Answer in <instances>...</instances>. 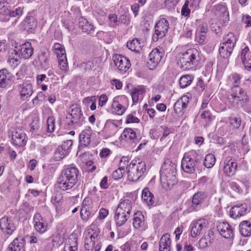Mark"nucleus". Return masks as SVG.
I'll list each match as a JSON object with an SVG mask.
<instances>
[{
    "label": "nucleus",
    "instance_id": "nucleus-38",
    "mask_svg": "<svg viewBox=\"0 0 251 251\" xmlns=\"http://www.w3.org/2000/svg\"><path fill=\"white\" fill-rule=\"evenodd\" d=\"M79 26L81 28L83 32H86L88 34H91L94 31V25L83 18L79 19Z\"/></svg>",
    "mask_w": 251,
    "mask_h": 251
},
{
    "label": "nucleus",
    "instance_id": "nucleus-15",
    "mask_svg": "<svg viewBox=\"0 0 251 251\" xmlns=\"http://www.w3.org/2000/svg\"><path fill=\"white\" fill-rule=\"evenodd\" d=\"M12 143L19 147L24 146L26 143V136L22 129H13L11 130Z\"/></svg>",
    "mask_w": 251,
    "mask_h": 251
},
{
    "label": "nucleus",
    "instance_id": "nucleus-12",
    "mask_svg": "<svg viewBox=\"0 0 251 251\" xmlns=\"http://www.w3.org/2000/svg\"><path fill=\"white\" fill-rule=\"evenodd\" d=\"M209 225L208 221L204 218L200 219L196 222H193L191 225L190 234L192 237L199 236L204 230H206Z\"/></svg>",
    "mask_w": 251,
    "mask_h": 251
},
{
    "label": "nucleus",
    "instance_id": "nucleus-20",
    "mask_svg": "<svg viewBox=\"0 0 251 251\" xmlns=\"http://www.w3.org/2000/svg\"><path fill=\"white\" fill-rule=\"evenodd\" d=\"M133 226L136 228L141 231H144L147 228V226L145 221V217L142 212L137 211L134 213L133 218Z\"/></svg>",
    "mask_w": 251,
    "mask_h": 251
},
{
    "label": "nucleus",
    "instance_id": "nucleus-37",
    "mask_svg": "<svg viewBox=\"0 0 251 251\" xmlns=\"http://www.w3.org/2000/svg\"><path fill=\"white\" fill-rule=\"evenodd\" d=\"M78 250L77 239L74 236H70L64 246L63 251H77Z\"/></svg>",
    "mask_w": 251,
    "mask_h": 251
},
{
    "label": "nucleus",
    "instance_id": "nucleus-43",
    "mask_svg": "<svg viewBox=\"0 0 251 251\" xmlns=\"http://www.w3.org/2000/svg\"><path fill=\"white\" fill-rule=\"evenodd\" d=\"M201 117L206 126L209 125L214 119V116L209 110H204L201 114Z\"/></svg>",
    "mask_w": 251,
    "mask_h": 251
},
{
    "label": "nucleus",
    "instance_id": "nucleus-51",
    "mask_svg": "<svg viewBox=\"0 0 251 251\" xmlns=\"http://www.w3.org/2000/svg\"><path fill=\"white\" fill-rule=\"evenodd\" d=\"M48 133H52L55 129V118L53 116L49 117L47 120Z\"/></svg>",
    "mask_w": 251,
    "mask_h": 251
},
{
    "label": "nucleus",
    "instance_id": "nucleus-14",
    "mask_svg": "<svg viewBox=\"0 0 251 251\" xmlns=\"http://www.w3.org/2000/svg\"><path fill=\"white\" fill-rule=\"evenodd\" d=\"M79 170L77 167L72 164L65 166L61 170L60 175L66 176L69 179L72 180L74 183H77L79 175Z\"/></svg>",
    "mask_w": 251,
    "mask_h": 251
},
{
    "label": "nucleus",
    "instance_id": "nucleus-57",
    "mask_svg": "<svg viewBox=\"0 0 251 251\" xmlns=\"http://www.w3.org/2000/svg\"><path fill=\"white\" fill-rule=\"evenodd\" d=\"M189 1L186 0L181 9V14L185 17H189L190 14V9L188 7Z\"/></svg>",
    "mask_w": 251,
    "mask_h": 251
},
{
    "label": "nucleus",
    "instance_id": "nucleus-32",
    "mask_svg": "<svg viewBox=\"0 0 251 251\" xmlns=\"http://www.w3.org/2000/svg\"><path fill=\"white\" fill-rule=\"evenodd\" d=\"M120 138L130 143H135L137 140L136 132L130 128H126L123 131Z\"/></svg>",
    "mask_w": 251,
    "mask_h": 251
},
{
    "label": "nucleus",
    "instance_id": "nucleus-26",
    "mask_svg": "<svg viewBox=\"0 0 251 251\" xmlns=\"http://www.w3.org/2000/svg\"><path fill=\"white\" fill-rule=\"evenodd\" d=\"M13 75L6 69L0 70V88H5L10 83L13 79Z\"/></svg>",
    "mask_w": 251,
    "mask_h": 251
},
{
    "label": "nucleus",
    "instance_id": "nucleus-23",
    "mask_svg": "<svg viewBox=\"0 0 251 251\" xmlns=\"http://www.w3.org/2000/svg\"><path fill=\"white\" fill-rule=\"evenodd\" d=\"M247 205L246 203L237 204L233 206L230 210V216L235 219L244 216L247 213Z\"/></svg>",
    "mask_w": 251,
    "mask_h": 251
},
{
    "label": "nucleus",
    "instance_id": "nucleus-5",
    "mask_svg": "<svg viewBox=\"0 0 251 251\" xmlns=\"http://www.w3.org/2000/svg\"><path fill=\"white\" fill-rule=\"evenodd\" d=\"M67 122L74 128L80 127L84 124L85 121L81 108L77 105H73L71 110L66 115Z\"/></svg>",
    "mask_w": 251,
    "mask_h": 251
},
{
    "label": "nucleus",
    "instance_id": "nucleus-21",
    "mask_svg": "<svg viewBox=\"0 0 251 251\" xmlns=\"http://www.w3.org/2000/svg\"><path fill=\"white\" fill-rule=\"evenodd\" d=\"M93 132L90 126H87L79 134V146L86 147L88 146L91 142V138Z\"/></svg>",
    "mask_w": 251,
    "mask_h": 251
},
{
    "label": "nucleus",
    "instance_id": "nucleus-47",
    "mask_svg": "<svg viewBox=\"0 0 251 251\" xmlns=\"http://www.w3.org/2000/svg\"><path fill=\"white\" fill-rule=\"evenodd\" d=\"M215 162L216 158L214 154L209 153L205 156L203 164L207 168H211L214 165Z\"/></svg>",
    "mask_w": 251,
    "mask_h": 251
},
{
    "label": "nucleus",
    "instance_id": "nucleus-22",
    "mask_svg": "<svg viewBox=\"0 0 251 251\" xmlns=\"http://www.w3.org/2000/svg\"><path fill=\"white\" fill-rule=\"evenodd\" d=\"M76 183H74L73 181L69 179L62 175H59L56 183L57 188L62 191H67L72 189Z\"/></svg>",
    "mask_w": 251,
    "mask_h": 251
},
{
    "label": "nucleus",
    "instance_id": "nucleus-1",
    "mask_svg": "<svg viewBox=\"0 0 251 251\" xmlns=\"http://www.w3.org/2000/svg\"><path fill=\"white\" fill-rule=\"evenodd\" d=\"M228 104L232 107H241L247 112L251 111L249 109L250 99L243 89L239 87H233L227 97Z\"/></svg>",
    "mask_w": 251,
    "mask_h": 251
},
{
    "label": "nucleus",
    "instance_id": "nucleus-61",
    "mask_svg": "<svg viewBox=\"0 0 251 251\" xmlns=\"http://www.w3.org/2000/svg\"><path fill=\"white\" fill-rule=\"evenodd\" d=\"M229 122L234 128H238L241 125V119L238 117H230Z\"/></svg>",
    "mask_w": 251,
    "mask_h": 251
},
{
    "label": "nucleus",
    "instance_id": "nucleus-55",
    "mask_svg": "<svg viewBox=\"0 0 251 251\" xmlns=\"http://www.w3.org/2000/svg\"><path fill=\"white\" fill-rule=\"evenodd\" d=\"M125 170L119 168L118 169L113 172L112 177L115 180H118L121 178L123 176Z\"/></svg>",
    "mask_w": 251,
    "mask_h": 251
},
{
    "label": "nucleus",
    "instance_id": "nucleus-30",
    "mask_svg": "<svg viewBox=\"0 0 251 251\" xmlns=\"http://www.w3.org/2000/svg\"><path fill=\"white\" fill-rule=\"evenodd\" d=\"M130 215L116 209L114 215V220L117 226H121L125 224L126 222L130 218Z\"/></svg>",
    "mask_w": 251,
    "mask_h": 251
},
{
    "label": "nucleus",
    "instance_id": "nucleus-59",
    "mask_svg": "<svg viewBox=\"0 0 251 251\" xmlns=\"http://www.w3.org/2000/svg\"><path fill=\"white\" fill-rule=\"evenodd\" d=\"M140 120L133 114H129L126 116V122L127 124L139 123Z\"/></svg>",
    "mask_w": 251,
    "mask_h": 251
},
{
    "label": "nucleus",
    "instance_id": "nucleus-54",
    "mask_svg": "<svg viewBox=\"0 0 251 251\" xmlns=\"http://www.w3.org/2000/svg\"><path fill=\"white\" fill-rule=\"evenodd\" d=\"M58 66L59 68L65 72H66L68 68V63L66 57L65 58L63 57L58 58Z\"/></svg>",
    "mask_w": 251,
    "mask_h": 251
},
{
    "label": "nucleus",
    "instance_id": "nucleus-18",
    "mask_svg": "<svg viewBox=\"0 0 251 251\" xmlns=\"http://www.w3.org/2000/svg\"><path fill=\"white\" fill-rule=\"evenodd\" d=\"M217 230L220 234L225 238H232L234 237V230L232 226L227 222H219L217 225Z\"/></svg>",
    "mask_w": 251,
    "mask_h": 251
},
{
    "label": "nucleus",
    "instance_id": "nucleus-63",
    "mask_svg": "<svg viewBox=\"0 0 251 251\" xmlns=\"http://www.w3.org/2000/svg\"><path fill=\"white\" fill-rule=\"evenodd\" d=\"M128 158L127 156H123L121 157L119 162V168L125 170V169L127 168L128 165Z\"/></svg>",
    "mask_w": 251,
    "mask_h": 251
},
{
    "label": "nucleus",
    "instance_id": "nucleus-60",
    "mask_svg": "<svg viewBox=\"0 0 251 251\" xmlns=\"http://www.w3.org/2000/svg\"><path fill=\"white\" fill-rule=\"evenodd\" d=\"M39 119L37 116H34L32 119L31 123L30 124L31 129L33 131L36 130L39 128Z\"/></svg>",
    "mask_w": 251,
    "mask_h": 251
},
{
    "label": "nucleus",
    "instance_id": "nucleus-10",
    "mask_svg": "<svg viewBox=\"0 0 251 251\" xmlns=\"http://www.w3.org/2000/svg\"><path fill=\"white\" fill-rule=\"evenodd\" d=\"M169 25V22L165 18H161L158 21L154 26V33L152 37L153 42L158 41L166 35Z\"/></svg>",
    "mask_w": 251,
    "mask_h": 251
},
{
    "label": "nucleus",
    "instance_id": "nucleus-3",
    "mask_svg": "<svg viewBox=\"0 0 251 251\" xmlns=\"http://www.w3.org/2000/svg\"><path fill=\"white\" fill-rule=\"evenodd\" d=\"M201 64L200 53L196 49H190L179 54L178 64L183 70H196Z\"/></svg>",
    "mask_w": 251,
    "mask_h": 251
},
{
    "label": "nucleus",
    "instance_id": "nucleus-39",
    "mask_svg": "<svg viewBox=\"0 0 251 251\" xmlns=\"http://www.w3.org/2000/svg\"><path fill=\"white\" fill-rule=\"evenodd\" d=\"M236 37L233 33L230 32L228 33L223 40L222 43L221 44L224 46H229L231 49H234L236 42Z\"/></svg>",
    "mask_w": 251,
    "mask_h": 251
},
{
    "label": "nucleus",
    "instance_id": "nucleus-56",
    "mask_svg": "<svg viewBox=\"0 0 251 251\" xmlns=\"http://www.w3.org/2000/svg\"><path fill=\"white\" fill-rule=\"evenodd\" d=\"M96 65L97 61L95 60H93L86 63H82L81 64V67L86 70H90L95 67Z\"/></svg>",
    "mask_w": 251,
    "mask_h": 251
},
{
    "label": "nucleus",
    "instance_id": "nucleus-49",
    "mask_svg": "<svg viewBox=\"0 0 251 251\" xmlns=\"http://www.w3.org/2000/svg\"><path fill=\"white\" fill-rule=\"evenodd\" d=\"M25 25L28 29H34L37 25V22L33 16H27L25 20Z\"/></svg>",
    "mask_w": 251,
    "mask_h": 251
},
{
    "label": "nucleus",
    "instance_id": "nucleus-9",
    "mask_svg": "<svg viewBox=\"0 0 251 251\" xmlns=\"http://www.w3.org/2000/svg\"><path fill=\"white\" fill-rule=\"evenodd\" d=\"M128 106L127 98L124 95L118 96L113 98L111 106V111L118 115H122Z\"/></svg>",
    "mask_w": 251,
    "mask_h": 251
},
{
    "label": "nucleus",
    "instance_id": "nucleus-4",
    "mask_svg": "<svg viewBox=\"0 0 251 251\" xmlns=\"http://www.w3.org/2000/svg\"><path fill=\"white\" fill-rule=\"evenodd\" d=\"M203 159L200 150H192L185 153L181 160V167L186 173L192 174L198 170Z\"/></svg>",
    "mask_w": 251,
    "mask_h": 251
},
{
    "label": "nucleus",
    "instance_id": "nucleus-42",
    "mask_svg": "<svg viewBox=\"0 0 251 251\" xmlns=\"http://www.w3.org/2000/svg\"><path fill=\"white\" fill-rule=\"evenodd\" d=\"M194 79L192 75H182L179 79V85L181 88H185L190 85Z\"/></svg>",
    "mask_w": 251,
    "mask_h": 251
},
{
    "label": "nucleus",
    "instance_id": "nucleus-11",
    "mask_svg": "<svg viewBox=\"0 0 251 251\" xmlns=\"http://www.w3.org/2000/svg\"><path fill=\"white\" fill-rule=\"evenodd\" d=\"M113 60L114 65L120 74H125L131 67L130 60L125 56L116 54L113 56Z\"/></svg>",
    "mask_w": 251,
    "mask_h": 251
},
{
    "label": "nucleus",
    "instance_id": "nucleus-62",
    "mask_svg": "<svg viewBox=\"0 0 251 251\" xmlns=\"http://www.w3.org/2000/svg\"><path fill=\"white\" fill-rule=\"evenodd\" d=\"M229 187L233 191L236 192L238 193L241 194L243 193V190L240 186L236 182L234 181H231L229 182Z\"/></svg>",
    "mask_w": 251,
    "mask_h": 251
},
{
    "label": "nucleus",
    "instance_id": "nucleus-7",
    "mask_svg": "<svg viewBox=\"0 0 251 251\" xmlns=\"http://www.w3.org/2000/svg\"><path fill=\"white\" fill-rule=\"evenodd\" d=\"M97 211V207L95 206L92 200L89 197H86L83 201L80 209V217L82 220L87 222L92 218Z\"/></svg>",
    "mask_w": 251,
    "mask_h": 251
},
{
    "label": "nucleus",
    "instance_id": "nucleus-13",
    "mask_svg": "<svg viewBox=\"0 0 251 251\" xmlns=\"http://www.w3.org/2000/svg\"><path fill=\"white\" fill-rule=\"evenodd\" d=\"M164 55L163 50H159L157 48L154 49L149 54V61L148 62V67L150 70L155 69Z\"/></svg>",
    "mask_w": 251,
    "mask_h": 251
},
{
    "label": "nucleus",
    "instance_id": "nucleus-8",
    "mask_svg": "<svg viewBox=\"0 0 251 251\" xmlns=\"http://www.w3.org/2000/svg\"><path fill=\"white\" fill-rule=\"evenodd\" d=\"M33 53V49L31 43L26 42L23 44L17 43L15 46L14 50L11 52L12 55L27 59L29 58Z\"/></svg>",
    "mask_w": 251,
    "mask_h": 251
},
{
    "label": "nucleus",
    "instance_id": "nucleus-34",
    "mask_svg": "<svg viewBox=\"0 0 251 251\" xmlns=\"http://www.w3.org/2000/svg\"><path fill=\"white\" fill-rule=\"evenodd\" d=\"M20 87V97L23 100H25L31 96L33 93V86L30 83H24Z\"/></svg>",
    "mask_w": 251,
    "mask_h": 251
},
{
    "label": "nucleus",
    "instance_id": "nucleus-45",
    "mask_svg": "<svg viewBox=\"0 0 251 251\" xmlns=\"http://www.w3.org/2000/svg\"><path fill=\"white\" fill-rule=\"evenodd\" d=\"M227 78L228 83L232 85L233 87L238 86L241 82V77L239 74L236 73L231 74Z\"/></svg>",
    "mask_w": 251,
    "mask_h": 251
},
{
    "label": "nucleus",
    "instance_id": "nucleus-50",
    "mask_svg": "<svg viewBox=\"0 0 251 251\" xmlns=\"http://www.w3.org/2000/svg\"><path fill=\"white\" fill-rule=\"evenodd\" d=\"M67 155L66 153L64 152L62 149L58 147L55 151L53 158L54 161H58L62 160Z\"/></svg>",
    "mask_w": 251,
    "mask_h": 251
},
{
    "label": "nucleus",
    "instance_id": "nucleus-44",
    "mask_svg": "<svg viewBox=\"0 0 251 251\" xmlns=\"http://www.w3.org/2000/svg\"><path fill=\"white\" fill-rule=\"evenodd\" d=\"M233 50V49H231L229 46L220 44L219 51L221 57L224 58H227L230 56Z\"/></svg>",
    "mask_w": 251,
    "mask_h": 251
},
{
    "label": "nucleus",
    "instance_id": "nucleus-35",
    "mask_svg": "<svg viewBox=\"0 0 251 251\" xmlns=\"http://www.w3.org/2000/svg\"><path fill=\"white\" fill-rule=\"evenodd\" d=\"M142 199L143 202L148 206H151L154 203V196L148 187L145 188L143 190Z\"/></svg>",
    "mask_w": 251,
    "mask_h": 251
},
{
    "label": "nucleus",
    "instance_id": "nucleus-33",
    "mask_svg": "<svg viewBox=\"0 0 251 251\" xmlns=\"http://www.w3.org/2000/svg\"><path fill=\"white\" fill-rule=\"evenodd\" d=\"M206 197V195L203 192H198L195 194L192 198V208L193 210H197L198 206L201 204Z\"/></svg>",
    "mask_w": 251,
    "mask_h": 251
},
{
    "label": "nucleus",
    "instance_id": "nucleus-48",
    "mask_svg": "<svg viewBox=\"0 0 251 251\" xmlns=\"http://www.w3.org/2000/svg\"><path fill=\"white\" fill-rule=\"evenodd\" d=\"M24 12L23 7H18L13 10H10L8 9L6 11V15H9L10 17H17L19 18L21 17Z\"/></svg>",
    "mask_w": 251,
    "mask_h": 251
},
{
    "label": "nucleus",
    "instance_id": "nucleus-6",
    "mask_svg": "<svg viewBox=\"0 0 251 251\" xmlns=\"http://www.w3.org/2000/svg\"><path fill=\"white\" fill-rule=\"evenodd\" d=\"M146 171L145 163L139 159L132 160L129 165L128 177L132 181H136Z\"/></svg>",
    "mask_w": 251,
    "mask_h": 251
},
{
    "label": "nucleus",
    "instance_id": "nucleus-58",
    "mask_svg": "<svg viewBox=\"0 0 251 251\" xmlns=\"http://www.w3.org/2000/svg\"><path fill=\"white\" fill-rule=\"evenodd\" d=\"M20 58H15L14 56L9 58L7 63L12 68H14L20 63Z\"/></svg>",
    "mask_w": 251,
    "mask_h": 251
},
{
    "label": "nucleus",
    "instance_id": "nucleus-31",
    "mask_svg": "<svg viewBox=\"0 0 251 251\" xmlns=\"http://www.w3.org/2000/svg\"><path fill=\"white\" fill-rule=\"evenodd\" d=\"M118 126L112 121L108 120L106 122L102 130L107 137H111L117 131Z\"/></svg>",
    "mask_w": 251,
    "mask_h": 251
},
{
    "label": "nucleus",
    "instance_id": "nucleus-2",
    "mask_svg": "<svg viewBox=\"0 0 251 251\" xmlns=\"http://www.w3.org/2000/svg\"><path fill=\"white\" fill-rule=\"evenodd\" d=\"M176 165L170 159H166L162 164L160 171V182L164 188L170 189L177 181Z\"/></svg>",
    "mask_w": 251,
    "mask_h": 251
},
{
    "label": "nucleus",
    "instance_id": "nucleus-25",
    "mask_svg": "<svg viewBox=\"0 0 251 251\" xmlns=\"http://www.w3.org/2000/svg\"><path fill=\"white\" fill-rule=\"evenodd\" d=\"M146 92V86L144 85H139L132 89L131 95L133 102L136 103L139 100H142Z\"/></svg>",
    "mask_w": 251,
    "mask_h": 251
},
{
    "label": "nucleus",
    "instance_id": "nucleus-46",
    "mask_svg": "<svg viewBox=\"0 0 251 251\" xmlns=\"http://www.w3.org/2000/svg\"><path fill=\"white\" fill-rule=\"evenodd\" d=\"M54 53L57 58L66 57L65 50L63 46L59 43H56L53 46Z\"/></svg>",
    "mask_w": 251,
    "mask_h": 251
},
{
    "label": "nucleus",
    "instance_id": "nucleus-16",
    "mask_svg": "<svg viewBox=\"0 0 251 251\" xmlns=\"http://www.w3.org/2000/svg\"><path fill=\"white\" fill-rule=\"evenodd\" d=\"M0 228L4 234L12 235L16 226L11 217H3L0 219Z\"/></svg>",
    "mask_w": 251,
    "mask_h": 251
},
{
    "label": "nucleus",
    "instance_id": "nucleus-27",
    "mask_svg": "<svg viewBox=\"0 0 251 251\" xmlns=\"http://www.w3.org/2000/svg\"><path fill=\"white\" fill-rule=\"evenodd\" d=\"M159 251H172L171 239L170 235L164 234L161 237L159 243Z\"/></svg>",
    "mask_w": 251,
    "mask_h": 251
},
{
    "label": "nucleus",
    "instance_id": "nucleus-52",
    "mask_svg": "<svg viewBox=\"0 0 251 251\" xmlns=\"http://www.w3.org/2000/svg\"><path fill=\"white\" fill-rule=\"evenodd\" d=\"M213 10L215 13L217 12L224 14L228 13L227 8L225 3H219L215 5L213 8Z\"/></svg>",
    "mask_w": 251,
    "mask_h": 251
},
{
    "label": "nucleus",
    "instance_id": "nucleus-36",
    "mask_svg": "<svg viewBox=\"0 0 251 251\" xmlns=\"http://www.w3.org/2000/svg\"><path fill=\"white\" fill-rule=\"evenodd\" d=\"M132 205L133 203L130 200L126 199L121 200L116 209L130 215L132 211Z\"/></svg>",
    "mask_w": 251,
    "mask_h": 251
},
{
    "label": "nucleus",
    "instance_id": "nucleus-40",
    "mask_svg": "<svg viewBox=\"0 0 251 251\" xmlns=\"http://www.w3.org/2000/svg\"><path fill=\"white\" fill-rule=\"evenodd\" d=\"M240 232L244 237L251 235V224L247 221L242 222L239 225Z\"/></svg>",
    "mask_w": 251,
    "mask_h": 251
},
{
    "label": "nucleus",
    "instance_id": "nucleus-29",
    "mask_svg": "<svg viewBox=\"0 0 251 251\" xmlns=\"http://www.w3.org/2000/svg\"><path fill=\"white\" fill-rule=\"evenodd\" d=\"M51 201L55 207L56 213L61 214L63 213L62 204L63 202V197L59 193L54 194L51 198Z\"/></svg>",
    "mask_w": 251,
    "mask_h": 251
},
{
    "label": "nucleus",
    "instance_id": "nucleus-41",
    "mask_svg": "<svg viewBox=\"0 0 251 251\" xmlns=\"http://www.w3.org/2000/svg\"><path fill=\"white\" fill-rule=\"evenodd\" d=\"M126 47L132 51L139 53L141 50V45L138 39H133L127 42Z\"/></svg>",
    "mask_w": 251,
    "mask_h": 251
},
{
    "label": "nucleus",
    "instance_id": "nucleus-64",
    "mask_svg": "<svg viewBox=\"0 0 251 251\" xmlns=\"http://www.w3.org/2000/svg\"><path fill=\"white\" fill-rule=\"evenodd\" d=\"M179 1V0H165L164 4L168 9L174 8Z\"/></svg>",
    "mask_w": 251,
    "mask_h": 251
},
{
    "label": "nucleus",
    "instance_id": "nucleus-53",
    "mask_svg": "<svg viewBox=\"0 0 251 251\" xmlns=\"http://www.w3.org/2000/svg\"><path fill=\"white\" fill-rule=\"evenodd\" d=\"M72 145L73 140H68L64 142L60 146H59V147L62 149L64 152L68 154L70 152V148Z\"/></svg>",
    "mask_w": 251,
    "mask_h": 251
},
{
    "label": "nucleus",
    "instance_id": "nucleus-28",
    "mask_svg": "<svg viewBox=\"0 0 251 251\" xmlns=\"http://www.w3.org/2000/svg\"><path fill=\"white\" fill-rule=\"evenodd\" d=\"M189 100V97L186 95L182 96L177 100L174 105L175 112L177 114L182 112L187 108Z\"/></svg>",
    "mask_w": 251,
    "mask_h": 251
},
{
    "label": "nucleus",
    "instance_id": "nucleus-24",
    "mask_svg": "<svg viewBox=\"0 0 251 251\" xmlns=\"http://www.w3.org/2000/svg\"><path fill=\"white\" fill-rule=\"evenodd\" d=\"M25 240L21 235L18 236L8 245L7 251H20L25 246Z\"/></svg>",
    "mask_w": 251,
    "mask_h": 251
},
{
    "label": "nucleus",
    "instance_id": "nucleus-19",
    "mask_svg": "<svg viewBox=\"0 0 251 251\" xmlns=\"http://www.w3.org/2000/svg\"><path fill=\"white\" fill-rule=\"evenodd\" d=\"M237 163L234 159L226 157L224 161L223 171L224 173L228 176H233L236 173Z\"/></svg>",
    "mask_w": 251,
    "mask_h": 251
},
{
    "label": "nucleus",
    "instance_id": "nucleus-17",
    "mask_svg": "<svg viewBox=\"0 0 251 251\" xmlns=\"http://www.w3.org/2000/svg\"><path fill=\"white\" fill-rule=\"evenodd\" d=\"M34 228L40 234L46 232L48 229V224L46 219L39 213L35 214L33 217Z\"/></svg>",
    "mask_w": 251,
    "mask_h": 251
}]
</instances>
